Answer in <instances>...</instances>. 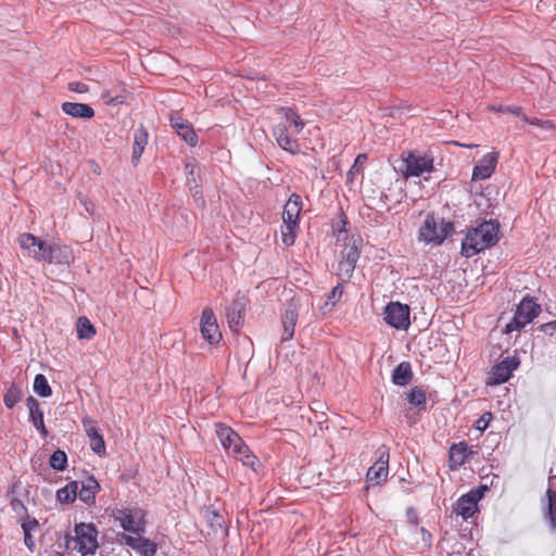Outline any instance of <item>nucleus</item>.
<instances>
[{
	"label": "nucleus",
	"mask_w": 556,
	"mask_h": 556,
	"mask_svg": "<svg viewBox=\"0 0 556 556\" xmlns=\"http://www.w3.org/2000/svg\"><path fill=\"white\" fill-rule=\"evenodd\" d=\"M77 334L79 339L90 340L96 334L93 325L86 317H79L77 321Z\"/></svg>",
	"instance_id": "72a5a7b5"
},
{
	"label": "nucleus",
	"mask_w": 556,
	"mask_h": 556,
	"mask_svg": "<svg viewBox=\"0 0 556 556\" xmlns=\"http://www.w3.org/2000/svg\"><path fill=\"white\" fill-rule=\"evenodd\" d=\"M378 458L367 471V481L374 485H380L387 481L389 475L390 452L386 445L377 450Z\"/></svg>",
	"instance_id": "1a4fd4ad"
},
{
	"label": "nucleus",
	"mask_w": 556,
	"mask_h": 556,
	"mask_svg": "<svg viewBox=\"0 0 556 556\" xmlns=\"http://www.w3.org/2000/svg\"><path fill=\"white\" fill-rule=\"evenodd\" d=\"M453 231L454 224L452 222L438 220L434 216L428 215L419 229L418 239L426 244L440 245Z\"/></svg>",
	"instance_id": "7ed1b4c3"
},
{
	"label": "nucleus",
	"mask_w": 556,
	"mask_h": 556,
	"mask_svg": "<svg viewBox=\"0 0 556 556\" xmlns=\"http://www.w3.org/2000/svg\"><path fill=\"white\" fill-rule=\"evenodd\" d=\"M463 147H466V148H472L475 147V144H462Z\"/></svg>",
	"instance_id": "6e6d98bb"
},
{
	"label": "nucleus",
	"mask_w": 556,
	"mask_h": 556,
	"mask_svg": "<svg viewBox=\"0 0 556 556\" xmlns=\"http://www.w3.org/2000/svg\"><path fill=\"white\" fill-rule=\"evenodd\" d=\"M403 162L405 177H420L424 174H430L434 168L433 157L417 151L408 152Z\"/></svg>",
	"instance_id": "0eeeda50"
},
{
	"label": "nucleus",
	"mask_w": 556,
	"mask_h": 556,
	"mask_svg": "<svg viewBox=\"0 0 556 556\" xmlns=\"http://www.w3.org/2000/svg\"><path fill=\"white\" fill-rule=\"evenodd\" d=\"M18 244L22 250L26 251L28 256L36 261H40L41 253L45 252V241L38 239L31 233H22L18 237Z\"/></svg>",
	"instance_id": "6ab92c4d"
},
{
	"label": "nucleus",
	"mask_w": 556,
	"mask_h": 556,
	"mask_svg": "<svg viewBox=\"0 0 556 556\" xmlns=\"http://www.w3.org/2000/svg\"><path fill=\"white\" fill-rule=\"evenodd\" d=\"M79 201L88 214H90V215L94 214L96 205L91 200L87 199L86 197H81V198H79Z\"/></svg>",
	"instance_id": "8fccbe9b"
},
{
	"label": "nucleus",
	"mask_w": 556,
	"mask_h": 556,
	"mask_svg": "<svg viewBox=\"0 0 556 556\" xmlns=\"http://www.w3.org/2000/svg\"><path fill=\"white\" fill-rule=\"evenodd\" d=\"M24 543L25 545L30 549L33 551L34 547H35V541L33 539V535L31 533L29 532H24Z\"/></svg>",
	"instance_id": "603ef678"
},
{
	"label": "nucleus",
	"mask_w": 556,
	"mask_h": 556,
	"mask_svg": "<svg viewBox=\"0 0 556 556\" xmlns=\"http://www.w3.org/2000/svg\"><path fill=\"white\" fill-rule=\"evenodd\" d=\"M100 490L99 482L93 477H88L80 483L78 482L77 496L87 505L94 503L96 495Z\"/></svg>",
	"instance_id": "aec40b11"
},
{
	"label": "nucleus",
	"mask_w": 556,
	"mask_h": 556,
	"mask_svg": "<svg viewBox=\"0 0 556 556\" xmlns=\"http://www.w3.org/2000/svg\"><path fill=\"white\" fill-rule=\"evenodd\" d=\"M119 541L144 556H154L156 553V545L150 540L141 536L140 533L136 536L122 533L119 535Z\"/></svg>",
	"instance_id": "dca6fc26"
},
{
	"label": "nucleus",
	"mask_w": 556,
	"mask_h": 556,
	"mask_svg": "<svg viewBox=\"0 0 556 556\" xmlns=\"http://www.w3.org/2000/svg\"><path fill=\"white\" fill-rule=\"evenodd\" d=\"M101 98L106 105H118L124 103L127 97L126 91L122 89L115 94H113L112 90H104Z\"/></svg>",
	"instance_id": "c9c22d12"
},
{
	"label": "nucleus",
	"mask_w": 556,
	"mask_h": 556,
	"mask_svg": "<svg viewBox=\"0 0 556 556\" xmlns=\"http://www.w3.org/2000/svg\"><path fill=\"white\" fill-rule=\"evenodd\" d=\"M49 556H63V555L59 552H53Z\"/></svg>",
	"instance_id": "5fc2aeb1"
},
{
	"label": "nucleus",
	"mask_w": 556,
	"mask_h": 556,
	"mask_svg": "<svg viewBox=\"0 0 556 556\" xmlns=\"http://www.w3.org/2000/svg\"><path fill=\"white\" fill-rule=\"evenodd\" d=\"M68 544L72 549L76 551L81 556L93 555L99 547L98 530L92 523H77L74 527V536Z\"/></svg>",
	"instance_id": "20e7f679"
},
{
	"label": "nucleus",
	"mask_w": 556,
	"mask_h": 556,
	"mask_svg": "<svg viewBox=\"0 0 556 556\" xmlns=\"http://www.w3.org/2000/svg\"><path fill=\"white\" fill-rule=\"evenodd\" d=\"M521 118H522V121H525L526 123H529L531 125H535V126H540V127H544V128L553 127L551 121H542L539 118H529L525 113L522 114Z\"/></svg>",
	"instance_id": "a18cd8bd"
},
{
	"label": "nucleus",
	"mask_w": 556,
	"mask_h": 556,
	"mask_svg": "<svg viewBox=\"0 0 556 556\" xmlns=\"http://www.w3.org/2000/svg\"><path fill=\"white\" fill-rule=\"evenodd\" d=\"M468 458V445L465 442L453 444L450 448V467L456 469L464 465Z\"/></svg>",
	"instance_id": "c85d7f7f"
},
{
	"label": "nucleus",
	"mask_w": 556,
	"mask_h": 556,
	"mask_svg": "<svg viewBox=\"0 0 556 556\" xmlns=\"http://www.w3.org/2000/svg\"><path fill=\"white\" fill-rule=\"evenodd\" d=\"M518 366L519 361L516 357L504 358L492 368L488 384L497 386L508 381Z\"/></svg>",
	"instance_id": "ddd939ff"
},
{
	"label": "nucleus",
	"mask_w": 556,
	"mask_h": 556,
	"mask_svg": "<svg viewBox=\"0 0 556 556\" xmlns=\"http://www.w3.org/2000/svg\"><path fill=\"white\" fill-rule=\"evenodd\" d=\"M200 331L202 338L210 344L218 343L222 339L218 324L213 311L208 307L204 308L201 315Z\"/></svg>",
	"instance_id": "9b49d317"
},
{
	"label": "nucleus",
	"mask_w": 556,
	"mask_h": 556,
	"mask_svg": "<svg viewBox=\"0 0 556 556\" xmlns=\"http://www.w3.org/2000/svg\"><path fill=\"white\" fill-rule=\"evenodd\" d=\"M343 294V287L342 285H337L336 287L332 288V290L329 292L328 294V301L326 304H331V305H334L342 296Z\"/></svg>",
	"instance_id": "37998d69"
},
{
	"label": "nucleus",
	"mask_w": 556,
	"mask_h": 556,
	"mask_svg": "<svg viewBox=\"0 0 556 556\" xmlns=\"http://www.w3.org/2000/svg\"><path fill=\"white\" fill-rule=\"evenodd\" d=\"M186 168L188 169L187 181L189 185V189L192 193V197L194 198L195 202H198L200 205H203L204 201L202 198L201 190H200L199 186L195 184V179L193 178L194 166L187 164Z\"/></svg>",
	"instance_id": "473e14b6"
},
{
	"label": "nucleus",
	"mask_w": 556,
	"mask_h": 556,
	"mask_svg": "<svg viewBox=\"0 0 556 556\" xmlns=\"http://www.w3.org/2000/svg\"><path fill=\"white\" fill-rule=\"evenodd\" d=\"M356 263L345 260H340L338 267V275L341 279H350L355 269Z\"/></svg>",
	"instance_id": "a19ab883"
},
{
	"label": "nucleus",
	"mask_w": 556,
	"mask_h": 556,
	"mask_svg": "<svg viewBox=\"0 0 556 556\" xmlns=\"http://www.w3.org/2000/svg\"><path fill=\"white\" fill-rule=\"evenodd\" d=\"M492 110L494 111H498V112H503V113H510V114H514V115H517V116H522L523 112H522V109L519 108V106H491Z\"/></svg>",
	"instance_id": "c03bdc74"
},
{
	"label": "nucleus",
	"mask_w": 556,
	"mask_h": 556,
	"mask_svg": "<svg viewBox=\"0 0 556 556\" xmlns=\"http://www.w3.org/2000/svg\"><path fill=\"white\" fill-rule=\"evenodd\" d=\"M302 210V199L299 194H291L285 205L282 220L285 224L296 225Z\"/></svg>",
	"instance_id": "5701e85b"
},
{
	"label": "nucleus",
	"mask_w": 556,
	"mask_h": 556,
	"mask_svg": "<svg viewBox=\"0 0 556 556\" xmlns=\"http://www.w3.org/2000/svg\"><path fill=\"white\" fill-rule=\"evenodd\" d=\"M298 320V306L295 303H289L286 307L285 314L282 316V341H288L293 338L294 334V328Z\"/></svg>",
	"instance_id": "412c9836"
},
{
	"label": "nucleus",
	"mask_w": 556,
	"mask_h": 556,
	"mask_svg": "<svg viewBox=\"0 0 556 556\" xmlns=\"http://www.w3.org/2000/svg\"><path fill=\"white\" fill-rule=\"evenodd\" d=\"M43 250L39 262L68 265L74 260L73 252L67 245L45 241Z\"/></svg>",
	"instance_id": "9d476101"
},
{
	"label": "nucleus",
	"mask_w": 556,
	"mask_h": 556,
	"mask_svg": "<svg viewBox=\"0 0 556 556\" xmlns=\"http://www.w3.org/2000/svg\"><path fill=\"white\" fill-rule=\"evenodd\" d=\"M361 243L362 240L359 238L351 237L349 242L345 243L344 248L341 251V258L357 263L361 253Z\"/></svg>",
	"instance_id": "7c9ffc66"
},
{
	"label": "nucleus",
	"mask_w": 556,
	"mask_h": 556,
	"mask_svg": "<svg viewBox=\"0 0 556 556\" xmlns=\"http://www.w3.org/2000/svg\"><path fill=\"white\" fill-rule=\"evenodd\" d=\"M215 431L220 444L228 454L233 455L244 466H249L254 469L255 456L251 454L249 446L237 432L223 424H216Z\"/></svg>",
	"instance_id": "f03ea898"
},
{
	"label": "nucleus",
	"mask_w": 556,
	"mask_h": 556,
	"mask_svg": "<svg viewBox=\"0 0 556 556\" xmlns=\"http://www.w3.org/2000/svg\"><path fill=\"white\" fill-rule=\"evenodd\" d=\"M78 482L72 481L56 491V500L62 504L73 503L77 497Z\"/></svg>",
	"instance_id": "2f4dec72"
},
{
	"label": "nucleus",
	"mask_w": 556,
	"mask_h": 556,
	"mask_svg": "<svg viewBox=\"0 0 556 556\" xmlns=\"http://www.w3.org/2000/svg\"><path fill=\"white\" fill-rule=\"evenodd\" d=\"M541 312V306L532 299H523L516 307L515 314L509 323L506 324L504 333L509 334L514 331L522 330Z\"/></svg>",
	"instance_id": "39448f33"
},
{
	"label": "nucleus",
	"mask_w": 556,
	"mask_h": 556,
	"mask_svg": "<svg viewBox=\"0 0 556 556\" xmlns=\"http://www.w3.org/2000/svg\"><path fill=\"white\" fill-rule=\"evenodd\" d=\"M366 155L365 154H359L355 161H354V164L351 166L350 170L348 172V180L349 181H353L354 179V176L357 175L359 172H361V167L363 166V164L365 163L366 161Z\"/></svg>",
	"instance_id": "79ce46f5"
},
{
	"label": "nucleus",
	"mask_w": 556,
	"mask_h": 556,
	"mask_svg": "<svg viewBox=\"0 0 556 556\" xmlns=\"http://www.w3.org/2000/svg\"><path fill=\"white\" fill-rule=\"evenodd\" d=\"M273 134L281 149L290 152L291 154H296L300 152L301 148L300 143L294 138L295 135L288 132V128L285 125H276L274 127Z\"/></svg>",
	"instance_id": "f3484780"
},
{
	"label": "nucleus",
	"mask_w": 556,
	"mask_h": 556,
	"mask_svg": "<svg viewBox=\"0 0 556 556\" xmlns=\"http://www.w3.org/2000/svg\"><path fill=\"white\" fill-rule=\"evenodd\" d=\"M500 240V224L495 220H484L468 229L462 242V255L472 257L478 253L495 245Z\"/></svg>",
	"instance_id": "f257e3e1"
},
{
	"label": "nucleus",
	"mask_w": 556,
	"mask_h": 556,
	"mask_svg": "<svg viewBox=\"0 0 556 556\" xmlns=\"http://www.w3.org/2000/svg\"><path fill=\"white\" fill-rule=\"evenodd\" d=\"M34 391L42 397H48L51 395L52 390L49 386L47 378L42 374H38L34 380Z\"/></svg>",
	"instance_id": "f704fd0d"
},
{
	"label": "nucleus",
	"mask_w": 556,
	"mask_h": 556,
	"mask_svg": "<svg viewBox=\"0 0 556 556\" xmlns=\"http://www.w3.org/2000/svg\"><path fill=\"white\" fill-rule=\"evenodd\" d=\"M384 321L399 330H406L409 325V307L400 302H390L383 312Z\"/></svg>",
	"instance_id": "6e6552de"
},
{
	"label": "nucleus",
	"mask_w": 556,
	"mask_h": 556,
	"mask_svg": "<svg viewBox=\"0 0 556 556\" xmlns=\"http://www.w3.org/2000/svg\"><path fill=\"white\" fill-rule=\"evenodd\" d=\"M541 509L552 531H556V480L548 478L545 496L541 498Z\"/></svg>",
	"instance_id": "f8f14e48"
},
{
	"label": "nucleus",
	"mask_w": 556,
	"mask_h": 556,
	"mask_svg": "<svg viewBox=\"0 0 556 556\" xmlns=\"http://www.w3.org/2000/svg\"><path fill=\"white\" fill-rule=\"evenodd\" d=\"M296 229H298V224L296 225H290V224H285V223L282 224L281 238H282V243L286 247H291L294 244L295 237H296Z\"/></svg>",
	"instance_id": "58836bf2"
},
{
	"label": "nucleus",
	"mask_w": 556,
	"mask_h": 556,
	"mask_svg": "<svg viewBox=\"0 0 556 556\" xmlns=\"http://www.w3.org/2000/svg\"><path fill=\"white\" fill-rule=\"evenodd\" d=\"M172 127L176 130L177 135L186 141L189 146L194 147L198 142V136L192 126L187 123L178 114H172L169 117Z\"/></svg>",
	"instance_id": "a211bd4d"
},
{
	"label": "nucleus",
	"mask_w": 556,
	"mask_h": 556,
	"mask_svg": "<svg viewBox=\"0 0 556 556\" xmlns=\"http://www.w3.org/2000/svg\"><path fill=\"white\" fill-rule=\"evenodd\" d=\"M412 378L413 371L408 362L400 363L392 372V382L395 386L404 387L410 382Z\"/></svg>",
	"instance_id": "c756f323"
},
{
	"label": "nucleus",
	"mask_w": 556,
	"mask_h": 556,
	"mask_svg": "<svg viewBox=\"0 0 556 556\" xmlns=\"http://www.w3.org/2000/svg\"><path fill=\"white\" fill-rule=\"evenodd\" d=\"M244 307L243 301H235L227 309V321L233 331H237L243 323Z\"/></svg>",
	"instance_id": "cd10ccee"
},
{
	"label": "nucleus",
	"mask_w": 556,
	"mask_h": 556,
	"mask_svg": "<svg viewBox=\"0 0 556 556\" xmlns=\"http://www.w3.org/2000/svg\"><path fill=\"white\" fill-rule=\"evenodd\" d=\"M67 464V456L65 452L58 450L53 452L50 457V466L55 470H64Z\"/></svg>",
	"instance_id": "ea45409f"
},
{
	"label": "nucleus",
	"mask_w": 556,
	"mask_h": 556,
	"mask_svg": "<svg viewBox=\"0 0 556 556\" xmlns=\"http://www.w3.org/2000/svg\"><path fill=\"white\" fill-rule=\"evenodd\" d=\"M22 391L16 384H12L4 394L3 402L8 408H13L20 401Z\"/></svg>",
	"instance_id": "4c0bfd02"
},
{
	"label": "nucleus",
	"mask_w": 556,
	"mask_h": 556,
	"mask_svg": "<svg viewBox=\"0 0 556 556\" xmlns=\"http://www.w3.org/2000/svg\"><path fill=\"white\" fill-rule=\"evenodd\" d=\"M482 497L481 491H470L460 496L454 507V513L467 520L478 511V502Z\"/></svg>",
	"instance_id": "4468645a"
},
{
	"label": "nucleus",
	"mask_w": 556,
	"mask_h": 556,
	"mask_svg": "<svg viewBox=\"0 0 556 556\" xmlns=\"http://www.w3.org/2000/svg\"><path fill=\"white\" fill-rule=\"evenodd\" d=\"M407 401L409 404L418 407H424L426 405V392L420 387H414L407 393Z\"/></svg>",
	"instance_id": "e433bc0d"
},
{
	"label": "nucleus",
	"mask_w": 556,
	"mask_h": 556,
	"mask_svg": "<svg viewBox=\"0 0 556 556\" xmlns=\"http://www.w3.org/2000/svg\"><path fill=\"white\" fill-rule=\"evenodd\" d=\"M498 152H490L482 156L478 164L472 169L471 180H485L489 179L498 163Z\"/></svg>",
	"instance_id": "2eb2a0df"
},
{
	"label": "nucleus",
	"mask_w": 556,
	"mask_h": 556,
	"mask_svg": "<svg viewBox=\"0 0 556 556\" xmlns=\"http://www.w3.org/2000/svg\"><path fill=\"white\" fill-rule=\"evenodd\" d=\"M68 90L77 93H86L89 91V87L80 81H71L67 85Z\"/></svg>",
	"instance_id": "49530a36"
},
{
	"label": "nucleus",
	"mask_w": 556,
	"mask_h": 556,
	"mask_svg": "<svg viewBox=\"0 0 556 556\" xmlns=\"http://www.w3.org/2000/svg\"><path fill=\"white\" fill-rule=\"evenodd\" d=\"M39 527V523L36 519L28 518L27 520H24L22 523V529L24 532H29L36 530Z\"/></svg>",
	"instance_id": "09e8293b"
},
{
	"label": "nucleus",
	"mask_w": 556,
	"mask_h": 556,
	"mask_svg": "<svg viewBox=\"0 0 556 556\" xmlns=\"http://www.w3.org/2000/svg\"><path fill=\"white\" fill-rule=\"evenodd\" d=\"M541 4H544L543 1H541L539 4H536V8L540 9Z\"/></svg>",
	"instance_id": "4d7b16f0"
},
{
	"label": "nucleus",
	"mask_w": 556,
	"mask_h": 556,
	"mask_svg": "<svg viewBox=\"0 0 556 556\" xmlns=\"http://www.w3.org/2000/svg\"><path fill=\"white\" fill-rule=\"evenodd\" d=\"M210 515L212 516V525L222 528L224 522L223 516L216 511H211Z\"/></svg>",
	"instance_id": "3c124183"
},
{
	"label": "nucleus",
	"mask_w": 556,
	"mask_h": 556,
	"mask_svg": "<svg viewBox=\"0 0 556 556\" xmlns=\"http://www.w3.org/2000/svg\"><path fill=\"white\" fill-rule=\"evenodd\" d=\"M113 517L127 532L139 534L144 531V511L139 507H125L113 511Z\"/></svg>",
	"instance_id": "423d86ee"
},
{
	"label": "nucleus",
	"mask_w": 556,
	"mask_h": 556,
	"mask_svg": "<svg viewBox=\"0 0 556 556\" xmlns=\"http://www.w3.org/2000/svg\"><path fill=\"white\" fill-rule=\"evenodd\" d=\"M26 405L29 410L30 422L40 431L41 435L46 438L48 435V430L45 426L43 413L40 409L39 402L35 397L29 396L26 400Z\"/></svg>",
	"instance_id": "4be33fe9"
},
{
	"label": "nucleus",
	"mask_w": 556,
	"mask_h": 556,
	"mask_svg": "<svg viewBox=\"0 0 556 556\" xmlns=\"http://www.w3.org/2000/svg\"><path fill=\"white\" fill-rule=\"evenodd\" d=\"M84 426L89 438L91 450L99 455L104 454L105 443L103 437L99 432V429L89 420H84Z\"/></svg>",
	"instance_id": "bb28decb"
},
{
	"label": "nucleus",
	"mask_w": 556,
	"mask_h": 556,
	"mask_svg": "<svg viewBox=\"0 0 556 556\" xmlns=\"http://www.w3.org/2000/svg\"><path fill=\"white\" fill-rule=\"evenodd\" d=\"M421 534H422V541L430 543L431 541V533L427 531L425 528H421Z\"/></svg>",
	"instance_id": "864d4df0"
},
{
	"label": "nucleus",
	"mask_w": 556,
	"mask_h": 556,
	"mask_svg": "<svg viewBox=\"0 0 556 556\" xmlns=\"http://www.w3.org/2000/svg\"><path fill=\"white\" fill-rule=\"evenodd\" d=\"M149 134L148 130L140 126L136 129L134 134V146H132V154L131 162L137 165L140 161V157L144 151L146 146L148 144Z\"/></svg>",
	"instance_id": "a878e982"
},
{
	"label": "nucleus",
	"mask_w": 556,
	"mask_h": 556,
	"mask_svg": "<svg viewBox=\"0 0 556 556\" xmlns=\"http://www.w3.org/2000/svg\"><path fill=\"white\" fill-rule=\"evenodd\" d=\"M277 125H285L288 128V132L299 135L303 130L305 122L295 111L288 108L282 109V121Z\"/></svg>",
	"instance_id": "393cba45"
},
{
	"label": "nucleus",
	"mask_w": 556,
	"mask_h": 556,
	"mask_svg": "<svg viewBox=\"0 0 556 556\" xmlns=\"http://www.w3.org/2000/svg\"><path fill=\"white\" fill-rule=\"evenodd\" d=\"M61 108L65 114L74 118L90 119L94 116V110L89 104L63 102Z\"/></svg>",
	"instance_id": "b1692460"
},
{
	"label": "nucleus",
	"mask_w": 556,
	"mask_h": 556,
	"mask_svg": "<svg viewBox=\"0 0 556 556\" xmlns=\"http://www.w3.org/2000/svg\"><path fill=\"white\" fill-rule=\"evenodd\" d=\"M492 418L491 413H484L477 421L476 428L479 430H485L489 426V422Z\"/></svg>",
	"instance_id": "de8ad7c7"
}]
</instances>
